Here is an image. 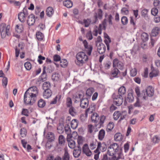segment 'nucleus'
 Returning <instances> with one entry per match:
<instances>
[{
    "label": "nucleus",
    "instance_id": "obj_1",
    "mask_svg": "<svg viewBox=\"0 0 160 160\" xmlns=\"http://www.w3.org/2000/svg\"><path fill=\"white\" fill-rule=\"evenodd\" d=\"M77 60L75 63L79 67L82 66L88 61V58L86 53L83 52H78L76 55Z\"/></svg>",
    "mask_w": 160,
    "mask_h": 160
},
{
    "label": "nucleus",
    "instance_id": "obj_2",
    "mask_svg": "<svg viewBox=\"0 0 160 160\" xmlns=\"http://www.w3.org/2000/svg\"><path fill=\"white\" fill-rule=\"evenodd\" d=\"M10 25H8L6 26L5 23H3L0 25V34L2 38H4L6 35L9 36L10 35V33L8 31L10 28Z\"/></svg>",
    "mask_w": 160,
    "mask_h": 160
},
{
    "label": "nucleus",
    "instance_id": "obj_3",
    "mask_svg": "<svg viewBox=\"0 0 160 160\" xmlns=\"http://www.w3.org/2000/svg\"><path fill=\"white\" fill-rule=\"evenodd\" d=\"M29 94L27 92H25L24 96V100L25 104L26 105H32L35 102L37 98H33V95H31L28 96Z\"/></svg>",
    "mask_w": 160,
    "mask_h": 160
},
{
    "label": "nucleus",
    "instance_id": "obj_4",
    "mask_svg": "<svg viewBox=\"0 0 160 160\" xmlns=\"http://www.w3.org/2000/svg\"><path fill=\"white\" fill-rule=\"evenodd\" d=\"M54 68L53 66L49 65L46 67L43 65V71L41 75L42 79H45L47 76V73H51L54 70Z\"/></svg>",
    "mask_w": 160,
    "mask_h": 160
},
{
    "label": "nucleus",
    "instance_id": "obj_5",
    "mask_svg": "<svg viewBox=\"0 0 160 160\" xmlns=\"http://www.w3.org/2000/svg\"><path fill=\"white\" fill-rule=\"evenodd\" d=\"M22 12H20L18 15V18L21 22H24L26 20V17L28 14V11L26 7L22 10Z\"/></svg>",
    "mask_w": 160,
    "mask_h": 160
},
{
    "label": "nucleus",
    "instance_id": "obj_6",
    "mask_svg": "<svg viewBox=\"0 0 160 160\" xmlns=\"http://www.w3.org/2000/svg\"><path fill=\"white\" fill-rule=\"evenodd\" d=\"M113 103L117 106H120L123 102V97L119 95L113 94L112 96Z\"/></svg>",
    "mask_w": 160,
    "mask_h": 160
},
{
    "label": "nucleus",
    "instance_id": "obj_7",
    "mask_svg": "<svg viewBox=\"0 0 160 160\" xmlns=\"http://www.w3.org/2000/svg\"><path fill=\"white\" fill-rule=\"evenodd\" d=\"M26 92L29 93V95H28V96H30L29 95L30 94L31 95L34 96H33L34 98H36V97L37 98V96L38 94V88L36 86H34L30 88Z\"/></svg>",
    "mask_w": 160,
    "mask_h": 160
},
{
    "label": "nucleus",
    "instance_id": "obj_8",
    "mask_svg": "<svg viewBox=\"0 0 160 160\" xmlns=\"http://www.w3.org/2000/svg\"><path fill=\"white\" fill-rule=\"evenodd\" d=\"M135 91L137 95V98H139L142 97L143 99H147V97L146 95L145 92L144 90L142 91L141 93L139 87H137L135 88Z\"/></svg>",
    "mask_w": 160,
    "mask_h": 160
},
{
    "label": "nucleus",
    "instance_id": "obj_9",
    "mask_svg": "<svg viewBox=\"0 0 160 160\" xmlns=\"http://www.w3.org/2000/svg\"><path fill=\"white\" fill-rule=\"evenodd\" d=\"M113 68L117 67L120 69L122 70L123 68L124 64L122 62L119 61L118 59L115 58L113 61Z\"/></svg>",
    "mask_w": 160,
    "mask_h": 160
},
{
    "label": "nucleus",
    "instance_id": "obj_10",
    "mask_svg": "<svg viewBox=\"0 0 160 160\" xmlns=\"http://www.w3.org/2000/svg\"><path fill=\"white\" fill-rule=\"evenodd\" d=\"M145 91V92L146 95L147 97V99L148 98V96L151 97L153 95L154 93V88L151 86H149L147 87Z\"/></svg>",
    "mask_w": 160,
    "mask_h": 160
},
{
    "label": "nucleus",
    "instance_id": "obj_11",
    "mask_svg": "<svg viewBox=\"0 0 160 160\" xmlns=\"http://www.w3.org/2000/svg\"><path fill=\"white\" fill-rule=\"evenodd\" d=\"M82 152L83 153L85 154L88 157L90 156L92 154V152L89 148L88 145L85 143L83 145L82 148Z\"/></svg>",
    "mask_w": 160,
    "mask_h": 160
},
{
    "label": "nucleus",
    "instance_id": "obj_12",
    "mask_svg": "<svg viewBox=\"0 0 160 160\" xmlns=\"http://www.w3.org/2000/svg\"><path fill=\"white\" fill-rule=\"evenodd\" d=\"M97 47V50L98 53L102 54L104 53L105 51L106 47L105 45L103 43H99L98 45L96 46Z\"/></svg>",
    "mask_w": 160,
    "mask_h": 160
},
{
    "label": "nucleus",
    "instance_id": "obj_13",
    "mask_svg": "<svg viewBox=\"0 0 160 160\" xmlns=\"http://www.w3.org/2000/svg\"><path fill=\"white\" fill-rule=\"evenodd\" d=\"M88 100L87 98H82L80 101V106L82 108H86L88 106Z\"/></svg>",
    "mask_w": 160,
    "mask_h": 160
},
{
    "label": "nucleus",
    "instance_id": "obj_14",
    "mask_svg": "<svg viewBox=\"0 0 160 160\" xmlns=\"http://www.w3.org/2000/svg\"><path fill=\"white\" fill-rule=\"evenodd\" d=\"M35 17L33 14H31L28 16L27 22L29 26L33 25L35 23Z\"/></svg>",
    "mask_w": 160,
    "mask_h": 160
},
{
    "label": "nucleus",
    "instance_id": "obj_15",
    "mask_svg": "<svg viewBox=\"0 0 160 160\" xmlns=\"http://www.w3.org/2000/svg\"><path fill=\"white\" fill-rule=\"evenodd\" d=\"M117 152L115 151L110 146L108 148L107 154L109 156L112 157L111 158L112 160H114V158L115 157L113 155L115 154V152Z\"/></svg>",
    "mask_w": 160,
    "mask_h": 160
},
{
    "label": "nucleus",
    "instance_id": "obj_16",
    "mask_svg": "<svg viewBox=\"0 0 160 160\" xmlns=\"http://www.w3.org/2000/svg\"><path fill=\"white\" fill-rule=\"evenodd\" d=\"M98 16L97 13H95L94 15V17L95 19V21L94 23H95L98 20V18L99 19H101L102 18V11L101 9H98Z\"/></svg>",
    "mask_w": 160,
    "mask_h": 160
},
{
    "label": "nucleus",
    "instance_id": "obj_17",
    "mask_svg": "<svg viewBox=\"0 0 160 160\" xmlns=\"http://www.w3.org/2000/svg\"><path fill=\"white\" fill-rule=\"evenodd\" d=\"M95 109V105L93 104L90 106L89 107L85 110V115L86 117L88 116V113H91L93 111H94Z\"/></svg>",
    "mask_w": 160,
    "mask_h": 160
},
{
    "label": "nucleus",
    "instance_id": "obj_18",
    "mask_svg": "<svg viewBox=\"0 0 160 160\" xmlns=\"http://www.w3.org/2000/svg\"><path fill=\"white\" fill-rule=\"evenodd\" d=\"M54 12L53 8L51 7H49L47 8L46 11V15L48 17H51Z\"/></svg>",
    "mask_w": 160,
    "mask_h": 160
},
{
    "label": "nucleus",
    "instance_id": "obj_19",
    "mask_svg": "<svg viewBox=\"0 0 160 160\" xmlns=\"http://www.w3.org/2000/svg\"><path fill=\"white\" fill-rule=\"evenodd\" d=\"M126 93V88L124 86L121 87L118 90V94L124 97V95Z\"/></svg>",
    "mask_w": 160,
    "mask_h": 160
},
{
    "label": "nucleus",
    "instance_id": "obj_20",
    "mask_svg": "<svg viewBox=\"0 0 160 160\" xmlns=\"http://www.w3.org/2000/svg\"><path fill=\"white\" fill-rule=\"evenodd\" d=\"M43 93V96L45 98H49L52 95V92L50 89L44 90Z\"/></svg>",
    "mask_w": 160,
    "mask_h": 160
},
{
    "label": "nucleus",
    "instance_id": "obj_21",
    "mask_svg": "<svg viewBox=\"0 0 160 160\" xmlns=\"http://www.w3.org/2000/svg\"><path fill=\"white\" fill-rule=\"evenodd\" d=\"M160 31V28L158 27H156L154 28L152 31L151 37H156L158 34L159 31Z\"/></svg>",
    "mask_w": 160,
    "mask_h": 160
},
{
    "label": "nucleus",
    "instance_id": "obj_22",
    "mask_svg": "<svg viewBox=\"0 0 160 160\" xmlns=\"http://www.w3.org/2000/svg\"><path fill=\"white\" fill-rule=\"evenodd\" d=\"M105 133V130L102 129L99 131L98 134V138L99 140L102 141L104 138Z\"/></svg>",
    "mask_w": 160,
    "mask_h": 160
},
{
    "label": "nucleus",
    "instance_id": "obj_23",
    "mask_svg": "<svg viewBox=\"0 0 160 160\" xmlns=\"http://www.w3.org/2000/svg\"><path fill=\"white\" fill-rule=\"evenodd\" d=\"M78 125V122L77 120L73 119L71 122V126L72 128L75 129L77 127Z\"/></svg>",
    "mask_w": 160,
    "mask_h": 160
},
{
    "label": "nucleus",
    "instance_id": "obj_24",
    "mask_svg": "<svg viewBox=\"0 0 160 160\" xmlns=\"http://www.w3.org/2000/svg\"><path fill=\"white\" fill-rule=\"evenodd\" d=\"M64 129L65 127L63 125L59 123L57 128L58 132L60 134L62 133L64 130Z\"/></svg>",
    "mask_w": 160,
    "mask_h": 160
},
{
    "label": "nucleus",
    "instance_id": "obj_25",
    "mask_svg": "<svg viewBox=\"0 0 160 160\" xmlns=\"http://www.w3.org/2000/svg\"><path fill=\"white\" fill-rule=\"evenodd\" d=\"M47 138L49 142H52L54 141L55 138L53 133L52 132H48L47 135Z\"/></svg>",
    "mask_w": 160,
    "mask_h": 160
},
{
    "label": "nucleus",
    "instance_id": "obj_26",
    "mask_svg": "<svg viewBox=\"0 0 160 160\" xmlns=\"http://www.w3.org/2000/svg\"><path fill=\"white\" fill-rule=\"evenodd\" d=\"M99 115L97 113H93L91 117L92 121L95 123L98 122L99 119Z\"/></svg>",
    "mask_w": 160,
    "mask_h": 160
},
{
    "label": "nucleus",
    "instance_id": "obj_27",
    "mask_svg": "<svg viewBox=\"0 0 160 160\" xmlns=\"http://www.w3.org/2000/svg\"><path fill=\"white\" fill-rule=\"evenodd\" d=\"M63 4L67 8H70L72 6V2L70 0H66L63 2Z\"/></svg>",
    "mask_w": 160,
    "mask_h": 160
},
{
    "label": "nucleus",
    "instance_id": "obj_28",
    "mask_svg": "<svg viewBox=\"0 0 160 160\" xmlns=\"http://www.w3.org/2000/svg\"><path fill=\"white\" fill-rule=\"evenodd\" d=\"M152 71L149 74V77L151 78L156 77L158 75V72L157 70L154 69V68H152Z\"/></svg>",
    "mask_w": 160,
    "mask_h": 160
},
{
    "label": "nucleus",
    "instance_id": "obj_29",
    "mask_svg": "<svg viewBox=\"0 0 160 160\" xmlns=\"http://www.w3.org/2000/svg\"><path fill=\"white\" fill-rule=\"evenodd\" d=\"M51 84L49 82H44L42 85V88L44 90L50 89Z\"/></svg>",
    "mask_w": 160,
    "mask_h": 160
},
{
    "label": "nucleus",
    "instance_id": "obj_30",
    "mask_svg": "<svg viewBox=\"0 0 160 160\" xmlns=\"http://www.w3.org/2000/svg\"><path fill=\"white\" fill-rule=\"evenodd\" d=\"M60 77V75L58 73H53L52 76V79L54 81H57L59 80Z\"/></svg>",
    "mask_w": 160,
    "mask_h": 160
},
{
    "label": "nucleus",
    "instance_id": "obj_31",
    "mask_svg": "<svg viewBox=\"0 0 160 160\" xmlns=\"http://www.w3.org/2000/svg\"><path fill=\"white\" fill-rule=\"evenodd\" d=\"M36 36L37 39L40 41L42 40L44 37V36L43 33L40 32H37Z\"/></svg>",
    "mask_w": 160,
    "mask_h": 160
},
{
    "label": "nucleus",
    "instance_id": "obj_32",
    "mask_svg": "<svg viewBox=\"0 0 160 160\" xmlns=\"http://www.w3.org/2000/svg\"><path fill=\"white\" fill-rule=\"evenodd\" d=\"M94 91V89L93 88H90L86 90V95L89 97H90L92 96Z\"/></svg>",
    "mask_w": 160,
    "mask_h": 160
},
{
    "label": "nucleus",
    "instance_id": "obj_33",
    "mask_svg": "<svg viewBox=\"0 0 160 160\" xmlns=\"http://www.w3.org/2000/svg\"><path fill=\"white\" fill-rule=\"evenodd\" d=\"M59 143L61 145H64L65 141V139L63 135H60L58 138Z\"/></svg>",
    "mask_w": 160,
    "mask_h": 160
},
{
    "label": "nucleus",
    "instance_id": "obj_34",
    "mask_svg": "<svg viewBox=\"0 0 160 160\" xmlns=\"http://www.w3.org/2000/svg\"><path fill=\"white\" fill-rule=\"evenodd\" d=\"M119 72V71L118 69L116 68H115L113 70H112L111 74L114 78H117Z\"/></svg>",
    "mask_w": 160,
    "mask_h": 160
},
{
    "label": "nucleus",
    "instance_id": "obj_35",
    "mask_svg": "<svg viewBox=\"0 0 160 160\" xmlns=\"http://www.w3.org/2000/svg\"><path fill=\"white\" fill-rule=\"evenodd\" d=\"M92 48V46L91 45H89L88 47H87L86 48H85V51L88 55L90 56L91 55Z\"/></svg>",
    "mask_w": 160,
    "mask_h": 160
},
{
    "label": "nucleus",
    "instance_id": "obj_36",
    "mask_svg": "<svg viewBox=\"0 0 160 160\" xmlns=\"http://www.w3.org/2000/svg\"><path fill=\"white\" fill-rule=\"evenodd\" d=\"M114 123L113 122H110L107 125L106 131L108 132L111 131L114 127Z\"/></svg>",
    "mask_w": 160,
    "mask_h": 160
},
{
    "label": "nucleus",
    "instance_id": "obj_37",
    "mask_svg": "<svg viewBox=\"0 0 160 160\" xmlns=\"http://www.w3.org/2000/svg\"><path fill=\"white\" fill-rule=\"evenodd\" d=\"M27 131L24 128H22L20 129V135L22 138L25 137L27 135Z\"/></svg>",
    "mask_w": 160,
    "mask_h": 160
},
{
    "label": "nucleus",
    "instance_id": "obj_38",
    "mask_svg": "<svg viewBox=\"0 0 160 160\" xmlns=\"http://www.w3.org/2000/svg\"><path fill=\"white\" fill-rule=\"evenodd\" d=\"M38 104L39 108H43L45 106L46 103L42 99H40L38 101Z\"/></svg>",
    "mask_w": 160,
    "mask_h": 160
},
{
    "label": "nucleus",
    "instance_id": "obj_39",
    "mask_svg": "<svg viewBox=\"0 0 160 160\" xmlns=\"http://www.w3.org/2000/svg\"><path fill=\"white\" fill-rule=\"evenodd\" d=\"M148 35L146 32H143L141 35V38L144 42L147 41L148 39Z\"/></svg>",
    "mask_w": 160,
    "mask_h": 160
},
{
    "label": "nucleus",
    "instance_id": "obj_40",
    "mask_svg": "<svg viewBox=\"0 0 160 160\" xmlns=\"http://www.w3.org/2000/svg\"><path fill=\"white\" fill-rule=\"evenodd\" d=\"M121 115V112L119 111L115 112L113 114V118L115 120H117Z\"/></svg>",
    "mask_w": 160,
    "mask_h": 160
},
{
    "label": "nucleus",
    "instance_id": "obj_41",
    "mask_svg": "<svg viewBox=\"0 0 160 160\" xmlns=\"http://www.w3.org/2000/svg\"><path fill=\"white\" fill-rule=\"evenodd\" d=\"M127 100L129 102H131L133 101L134 97L132 93H129L128 94Z\"/></svg>",
    "mask_w": 160,
    "mask_h": 160
},
{
    "label": "nucleus",
    "instance_id": "obj_42",
    "mask_svg": "<svg viewBox=\"0 0 160 160\" xmlns=\"http://www.w3.org/2000/svg\"><path fill=\"white\" fill-rule=\"evenodd\" d=\"M81 151L80 150H78L77 149L74 150L73 152V156L75 158L78 157L81 153Z\"/></svg>",
    "mask_w": 160,
    "mask_h": 160
},
{
    "label": "nucleus",
    "instance_id": "obj_43",
    "mask_svg": "<svg viewBox=\"0 0 160 160\" xmlns=\"http://www.w3.org/2000/svg\"><path fill=\"white\" fill-rule=\"evenodd\" d=\"M69 112L70 114L73 116H75L76 114V110L74 107L72 106L69 109Z\"/></svg>",
    "mask_w": 160,
    "mask_h": 160
},
{
    "label": "nucleus",
    "instance_id": "obj_44",
    "mask_svg": "<svg viewBox=\"0 0 160 160\" xmlns=\"http://www.w3.org/2000/svg\"><path fill=\"white\" fill-rule=\"evenodd\" d=\"M127 112L125 111H123L121 113V115H120L121 117L118 121V122H120L121 120L125 119L127 115Z\"/></svg>",
    "mask_w": 160,
    "mask_h": 160
},
{
    "label": "nucleus",
    "instance_id": "obj_45",
    "mask_svg": "<svg viewBox=\"0 0 160 160\" xmlns=\"http://www.w3.org/2000/svg\"><path fill=\"white\" fill-rule=\"evenodd\" d=\"M70 157L68 151L66 150L65 151L64 154L62 158L63 160H69Z\"/></svg>",
    "mask_w": 160,
    "mask_h": 160
},
{
    "label": "nucleus",
    "instance_id": "obj_46",
    "mask_svg": "<svg viewBox=\"0 0 160 160\" xmlns=\"http://www.w3.org/2000/svg\"><path fill=\"white\" fill-rule=\"evenodd\" d=\"M68 62L67 60L65 59H62L60 61V64L62 67H65L67 66Z\"/></svg>",
    "mask_w": 160,
    "mask_h": 160
},
{
    "label": "nucleus",
    "instance_id": "obj_47",
    "mask_svg": "<svg viewBox=\"0 0 160 160\" xmlns=\"http://www.w3.org/2000/svg\"><path fill=\"white\" fill-rule=\"evenodd\" d=\"M15 30L18 33H20L23 31V28L21 26L17 25L16 26Z\"/></svg>",
    "mask_w": 160,
    "mask_h": 160
},
{
    "label": "nucleus",
    "instance_id": "obj_48",
    "mask_svg": "<svg viewBox=\"0 0 160 160\" xmlns=\"http://www.w3.org/2000/svg\"><path fill=\"white\" fill-rule=\"evenodd\" d=\"M115 140L116 141H120L121 140L122 137L120 133H116L114 135Z\"/></svg>",
    "mask_w": 160,
    "mask_h": 160
},
{
    "label": "nucleus",
    "instance_id": "obj_49",
    "mask_svg": "<svg viewBox=\"0 0 160 160\" xmlns=\"http://www.w3.org/2000/svg\"><path fill=\"white\" fill-rule=\"evenodd\" d=\"M148 11V9H143L141 12L142 16L144 18L147 17Z\"/></svg>",
    "mask_w": 160,
    "mask_h": 160
},
{
    "label": "nucleus",
    "instance_id": "obj_50",
    "mask_svg": "<svg viewBox=\"0 0 160 160\" xmlns=\"http://www.w3.org/2000/svg\"><path fill=\"white\" fill-rule=\"evenodd\" d=\"M128 19L126 16H123L121 18V22L123 25H126L128 23Z\"/></svg>",
    "mask_w": 160,
    "mask_h": 160
},
{
    "label": "nucleus",
    "instance_id": "obj_51",
    "mask_svg": "<svg viewBox=\"0 0 160 160\" xmlns=\"http://www.w3.org/2000/svg\"><path fill=\"white\" fill-rule=\"evenodd\" d=\"M160 140L159 138L157 136H154L152 138V141L154 143H158Z\"/></svg>",
    "mask_w": 160,
    "mask_h": 160
},
{
    "label": "nucleus",
    "instance_id": "obj_52",
    "mask_svg": "<svg viewBox=\"0 0 160 160\" xmlns=\"http://www.w3.org/2000/svg\"><path fill=\"white\" fill-rule=\"evenodd\" d=\"M66 105L67 107H70L72 106V101L70 98H68L66 100Z\"/></svg>",
    "mask_w": 160,
    "mask_h": 160
},
{
    "label": "nucleus",
    "instance_id": "obj_53",
    "mask_svg": "<svg viewBox=\"0 0 160 160\" xmlns=\"http://www.w3.org/2000/svg\"><path fill=\"white\" fill-rule=\"evenodd\" d=\"M83 21V23L85 24V27H88L91 22V20L88 18L87 19H84Z\"/></svg>",
    "mask_w": 160,
    "mask_h": 160
},
{
    "label": "nucleus",
    "instance_id": "obj_54",
    "mask_svg": "<svg viewBox=\"0 0 160 160\" xmlns=\"http://www.w3.org/2000/svg\"><path fill=\"white\" fill-rule=\"evenodd\" d=\"M64 130L67 134H69L72 133L70 126L68 125H67L65 127Z\"/></svg>",
    "mask_w": 160,
    "mask_h": 160
},
{
    "label": "nucleus",
    "instance_id": "obj_55",
    "mask_svg": "<svg viewBox=\"0 0 160 160\" xmlns=\"http://www.w3.org/2000/svg\"><path fill=\"white\" fill-rule=\"evenodd\" d=\"M24 65L26 69L28 70H30L31 68V64L29 62H25Z\"/></svg>",
    "mask_w": 160,
    "mask_h": 160
},
{
    "label": "nucleus",
    "instance_id": "obj_56",
    "mask_svg": "<svg viewBox=\"0 0 160 160\" xmlns=\"http://www.w3.org/2000/svg\"><path fill=\"white\" fill-rule=\"evenodd\" d=\"M110 146L116 152H118V148L119 146L116 143H114L112 144H111L110 145Z\"/></svg>",
    "mask_w": 160,
    "mask_h": 160
},
{
    "label": "nucleus",
    "instance_id": "obj_57",
    "mask_svg": "<svg viewBox=\"0 0 160 160\" xmlns=\"http://www.w3.org/2000/svg\"><path fill=\"white\" fill-rule=\"evenodd\" d=\"M45 59V58L44 57L42 56L41 55H40L38 56V61L39 64H41L42 63V60H44Z\"/></svg>",
    "mask_w": 160,
    "mask_h": 160
},
{
    "label": "nucleus",
    "instance_id": "obj_58",
    "mask_svg": "<svg viewBox=\"0 0 160 160\" xmlns=\"http://www.w3.org/2000/svg\"><path fill=\"white\" fill-rule=\"evenodd\" d=\"M153 5L154 7L159 8L160 6V1L159 0H154L153 2Z\"/></svg>",
    "mask_w": 160,
    "mask_h": 160
},
{
    "label": "nucleus",
    "instance_id": "obj_59",
    "mask_svg": "<svg viewBox=\"0 0 160 160\" xmlns=\"http://www.w3.org/2000/svg\"><path fill=\"white\" fill-rule=\"evenodd\" d=\"M111 65V63L110 61H107L104 64V67L106 69L109 68Z\"/></svg>",
    "mask_w": 160,
    "mask_h": 160
},
{
    "label": "nucleus",
    "instance_id": "obj_60",
    "mask_svg": "<svg viewBox=\"0 0 160 160\" xmlns=\"http://www.w3.org/2000/svg\"><path fill=\"white\" fill-rule=\"evenodd\" d=\"M75 142L74 141L72 140L68 142V145L70 148L72 149L74 148L75 147Z\"/></svg>",
    "mask_w": 160,
    "mask_h": 160
},
{
    "label": "nucleus",
    "instance_id": "obj_61",
    "mask_svg": "<svg viewBox=\"0 0 160 160\" xmlns=\"http://www.w3.org/2000/svg\"><path fill=\"white\" fill-rule=\"evenodd\" d=\"M86 37L89 40H91L92 39L93 37L92 32L91 31H88L87 33Z\"/></svg>",
    "mask_w": 160,
    "mask_h": 160
},
{
    "label": "nucleus",
    "instance_id": "obj_62",
    "mask_svg": "<svg viewBox=\"0 0 160 160\" xmlns=\"http://www.w3.org/2000/svg\"><path fill=\"white\" fill-rule=\"evenodd\" d=\"M158 12V10L156 8H152L151 11V14L153 16H155L157 15Z\"/></svg>",
    "mask_w": 160,
    "mask_h": 160
},
{
    "label": "nucleus",
    "instance_id": "obj_63",
    "mask_svg": "<svg viewBox=\"0 0 160 160\" xmlns=\"http://www.w3.org/2000/svg\"><path fill=\"white\" fill-rule=\"evenodd\" d=\"M137 73V71L136 68L132 69L130 71V75L131 76L134 77L135 76Z\"/></svg>",
    "mask_w": 160,
    "mask_h": 160
},
{
    "label": "nucleus",
    "instance_id": "obj_64",
    "mask_svg": "<svg viewBox=\"0 0 160 160\" xmlns=\"http://www.w3.org/2000/svg\"><path fill=\"white\" fill-rule=\"evenodd\" d=\"M22 115L26 116H28V109H23L22 112Z\"/></svg>",
    "mask_w": 160,
    "mask_h": 160
}]
</instances>
